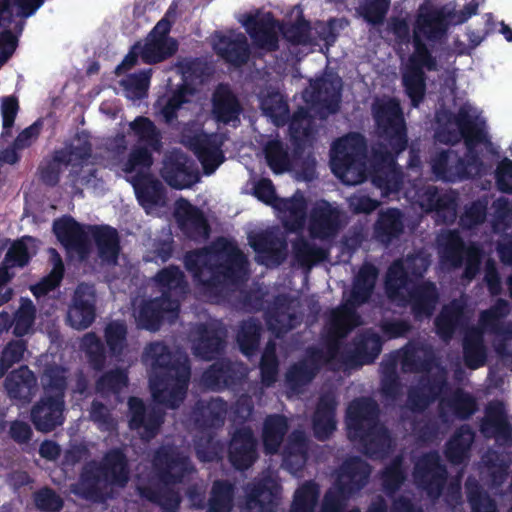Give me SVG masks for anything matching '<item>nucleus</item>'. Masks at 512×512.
Masks as SVG:
<instances>
[{
	"label": "nucleus",
	"mask_w": 512,
	"mask_h": 512,
	"mask_svg": "<svg viewBox=\"0 0 512 512\" xmlns=\"http://www.w3.org/2000/svg\"><path fill=\"white\" fill-rule=\"evenodd\" d=\"M458 22L453 18L446 19L440 12L428 8L420 10L413 35L414 53L408 59L403 73V83L414 105L418 104L424 93L423 69H435V61L428 55L422 41L437 37L448 24Z\"/></svg>",
	"instance_id": "obj_2"
},
{
	"label": "nucleus",
	"mask_w": 512,
	"mask_h": 512,
	"mask_svg": "<svg viewBox=\"0 0 512 512\" xmlns=\"http://www.w3.org/2000/svg\"><path fill=\"white\" fill-rule=\"evenodd\" d=\"M368 474H369V470H368L367 466L360 461H355L353 463V469L351 471H349L348 475L343 474L341 476L340 481L342 483H346V478H349L353 482H359V483L363 484V480L366 479Z\"/></svg>",
	"instance_id": "obj_60"
},
{
	"label": "nucleus",
	"mask_w": 512,
	"mask_h": 512,
	"mask_svg": "<svg viewBox=\"0 0 512 512\" xmlns=\"http://www.w3.org/2000/svg\"><path fill=\"white\" fill-rule=\"evenodd\" d=\"M427 267V262L423 257L416 256L409 258L404 262H397L392 265L387 274V288L392 290L400 287L405 278L410 274L418 275L421 274Z\"/></svg>",
	"instance_id": "obj_26"
},
{
	"label": "nucleus",
	"mask_w": 512,
	"mask_h": 512,
	"mask_svg": "<svg viewBox=\"0 0 512 512\" xmlns=\"http://www.w3.org/2000/svg\"><path fill=\"white\" fill-rule=\"evenodd\" d=\"M305 462V456H304V443L302 441H299L296 444L295 450L293 452H290L285 457V465L288 469L291 471H295L293 464L298 467H301Z\"/></svg>",
	"instance_id": "obj_61"
},
{
	"label": "nucleus",
	"mask_w": 512,
	"mask_h": 512,
	"mask_svg": "<svg viewBox=\"0 0 512 512\" xmlns=\"http://www.w3.org/2000/svg\"><path fill=\"white\" fill-rule=\"evenodd\" d=\"M149 78V73L143 72L126 80L124 82L126 96L133 100L144 97L148 89Z\"/></svg>",
	"instance_id": "obj_40"
},
{
	"label": "nucleus",
	"mask_w": 512,
	"mask_h": 512,
	"mask_svg": "<svg viewBox=\"0 0 512 512\" xmlns=\"http://www.w3.org/2000/svg\"><path fill=\"white\" fill-rule=\"evenodd\" d=\"M24 350V345L20 341L10 343L5 348L0 360V376H2L4 371L10 368L15 362L21 360Z\"/></svg>",
	"instance_id": "obj_45"
},
{
	"label": "nucleus",
	"mask_w": 512,
	"mask_h": 512,
	"mask_svg": "<svg viewBox=\"0 0 512 512\" xmlns=\"http://www.w3.org/2000/svg\"><path fill=\"white\" fill-rule=\"evenodd\" d=\"M376 269L372 265H365L359 271L354 288L349 299V304L333 311L331 317V329L336 337H343L347 331L358 325V317L355 315L352 306L364 302L370 295L376 279Z\"/></svg>",
	"instance_id": "obj_9"
},
{
	"label": "nucleus",
	"mask_w": 512,
	"mask_h": 512,
	"mask_svg": "<svg viewBox=\"0 0 512 512\" xmlns=\"http://www.w3.org/2000/svg\"><path fill=\"white\" fill-rule=\"evenodd\" d=\"M254 194L260 201L272 206L277 211L279 218L287 228L296 230L302 226L306 203L301 194L296 193L292 199H278L271 181L266 179L257 183Z\"/></svg>",
	"instance_id": "obj_12"
},
{
	"label": "nucleus",
	"mask_w": 512,
	"mask_h": 512,
	"mask_svg": "<svg viewBox=\"0 0 512 512\" xmlns=\"http://www.w3.org/2000/svg\"><path fill=\"white\" fill-rule=\"evenodd\" d=\"M379 229L389 235L398 233L401 229L400 212L398 210H389L383 213L379 220Z\"/></svg>",
	"instance_id": "obj_47"
},
{
	"label": "nucleus",
	"mask_w": 512,
	"mask_h": 512,
	"mask_svg": "<svg viewBox=\"0 0 512 512\" xmlns=\"http://www.w3.org/2000/svg\"><path fill=\"white\" fill-rule=\"evenodd\" d=\"M259 329L256 324H245L238 334V342L244 354L250 355L258 343Z\"/></svg>",
	"instance_id": "obj_44"
},
{
	"label": "nucleus",
	"mask_w": 512,
	"mask_h": 512,
	"mask_svg": "<svg viewBox=\"0 0 512 512\" xmlns=\"http://www.w3.org/2000/svg\"><path fill=\"white\" fill-rule=\"evenodd\" d=\"M15 47L16 41L14 36L6 30L2 32L0 34V66L11 56Z\"/></svg>",
	"instance_id": "obj_56"
},
{
	"label": "nucleus",
	"mask_w": 512,
	"mask_h": 512,
	"mask_svg": "<svg viewBox=\"0 0 512 512\" xmlns=\"http://www.w3.org/2000/svg\"><path fill=\"white\" fill-rule=\"evenodd\" d=\"M214 49L220 56L235 65L244 63L248 57L245 37L242 34L230 33L225 36H216Z\"/></svg>",
	"instance_id": "obj_21"
},
{
	"label": "nucleus",
	"mask_w": 512,
	"mask_h": 512,
	"mask_svg": "<svg viewBox=\"0 0 512 512\" xmlns=\"http://www.w3.org/2000/svg\"><path fill=\"white\" fill-rule=\"evenodd\" d=\"M35 385V377L27 367L11 372L5 380V388L10 397L23 400L31 398Z\"/></svg>",
	"instance_id": "obj_25"
},
{
	"label": "nucleus",
	"mask_w": 512,
	"mask_h": 512,
	"mask_svg": "<svg viewBox=\"0 0 512 512\" xmlns=\"http://www.w3.org/2000/svg\"><path fill=\"white\" fill-rule=\"evenodd\" d=\"M246 259L237 247L226 240L219 241L213 251L195 252L186 256V267L203 283L240 278L245 273Z\"/></svg>",
	"instance_id": "obj_3"
},
{
	"label": "nucleus",
	"mask_w": 512,
	"mask_h": 512,
	"mask_svg": "<svg viewBox=\"0 0 512 512\" xmlns=\"http://www.w3.org/2000/svg\"><path fill=\"white\" fill-rule=\"evenodd\" d=\"M187 93L186 89H182L178 94L173 95L169 98H160L157 102V106L160 109V114L166 122H170L176 113V110H180V104L188 101L185 99Z\"/></svg>",
	"instance_id": "obj_41"
},
{
	"label": "nucleus",
	"mask_w": 512,
	"mask_h": 512,
	"mask_svg": "<svg viewBox=\"0 0 512 512\" xmlns=\"http://www.w3.org/2000/svg\"><path fill=\"white\" fill-rule=\"evenodd\" d=\"M474 512H495L494 504L486 497H471Z\"/></svg>",
	"instance_id": "obj_64"
},
{
	"label": "nucleus",
	"mask_w": 512,
	"mask_h": 512,
	"mask_svg": "<svg viewBox=\"0 0 512 512\" xmlns=\"http://www.w3.org/2000/svg\"><path fill=\"white\" fill-rule=\"evenodd\" d=\"M374 115L379 128L389 136L395 152L404 150L406 138L404 122L399 111L398 103L393 99H382L374 106Z\"/></svg>",
	"instance_id": "obj_14"
},
{
	"label": "nucleus",
	"mask_w": 512,
	"mask_h": 512,
	"mask_svg": "<svg viewBox=\"0 0 512 512\" xmlns=\"http://www.w3.org/2000/svg\"><path fill=\"white\" fill-rule=\"evenodd\" d=\"M255 441L249 431L234 436L230 445V460L238 469L247 468L254 461Z\"/></svg>",
	"instance_id": "obj_24"
},
{
	"label": "nucleus",
	"mask_w": 512,
	"mask_h": 512,
	"mask_svg": "<svg viewBox=\"0 0 512 512\" xmlns=\"http://www.w3.org/2000/svg\"><path fill=\"white\" fill-rule=\"evenodd\" d=\"M94 291L88 285H80L74 303L68 312V321L75 329L87 328L94 320Z\"/></svg>",
	"instance_id": "obj_19"
},
{
	"label": "nucleus",
	"mask_w": 512,
	"mask_h": 512,
	"mask_svg": "<svg viewBox=\"0 0 512 512\" xmlns=\"http://www.w3.org/2000/svg\"><path fill=\"white\" fill-rule=\"evenodd\" d=\"M129 408L132 414L130 426L132 428H140L142 425L147 428L143 418V404L139 399L131 398L129 401Z\"/></svg>",
	"instance_id": "obj_58"
},
{
	"label": "nucleus",
	"mask_w": 512,
	"mask_h": 512,
	"mask_svg": "<svg viewBox=\"0 0 512 512\" xmlns=\"http://www.w3.org/2000/svg\"><path fill=\"white\" fill-rule=\"evenodd\" d=\"M34 319V306L31 301L22 302L20 309L16 313L14 321V333L18 336L29 333Z\"/></svg>",
	"instance_id": "obj_37"
},
{
	"label": "nucleus",
	"mask_w": 512,
	"mask_h": 512,
	"mask_svg": "<svg viewBox=\"0 0 512 512\" xmlns=\"http://www.w3.org/2000/svg\"><path fill=\"white\" fill-rule=\"evenodd\" d=\"M454 322V315H450L448 309H445L441 316L436 320V326L439 334L447 337L451 334Z\"/></svg>",
	"instance_id": "obj_62"
},
{
	"label": "nucleus",
	"mask_w": 512,
	"mask_h": 512,
	"mask_svg": "<svg viewBox=\"0 0 512 512\" xmlns=\"http://www.w3.org/2000/svg\"><path fill=\"white\" fill-rule=\"evenodd\" d=\"M155 285L167 299H155L145 303H134L133 315L142 328L155 330L161 320L169 321L176 317L178 298L184 292L182 274L177 268L162 270L155 279Z\"/></svg>",
	"instance_id": "obj_4"
},
{
	"label": "nucleus",
	"mask_w": 512,
	"mask_h": 512,
	"mask_svg": "<svg viewBox=\"0 0 512 512\" xmlns=\"http://www.w3.org/2000/svg\"><path fill=\"white\" fill-rule=\"evenodd\" d=\"M250 245L257 253V260L266 265H277L283 259L282 246L280 241L273 240L270 235L259 234L249 237Z\"/></svg>",
	"instance_id": "obj_23"
},
{
	"label": "nucleus",
	"mask_w": 512,
	"mask_h": 512,
	"mask_svg": "<svg viewBox=\"0 0 512 512\" xmlns=\"http://www.w3.org/2000/svg\"><path fill=\"white\" fill-rule=\"evenodd\" d=\"M279 486L276 481L272 478L265 480V482L256 491L253 492L249 506L252 507V503L257 501L261 506L269 505L278 495Z\"/></svg>",
	"instance_id": "obj_43"
},
{
	"label": "nucleus",
	"mask_w": 512,
	"mask_h": 512,
	"mask_svg": "<svg viewBox=\"0 0 512 512\" xmlns=\"http://www.w3.org/2000/svg\"><path fill=\"white\" fill-rule=\"evenodd\" d=\"M335 429L332 406L319 408L314 419V430L317 437L326 438Z\"/></svg>",
	"instance_id": "obj_38"
},
{
	"label": "nucleus",
	"mask_w": 512,
	"mask_h": 512,
	"mask_svg": "<svg viewBox=\"0 0 512 512\" xmlns=\"http://www.w3.org/2000/svg\"><path fill=\"white\" fill-rule=\"evenodd\" d=\"M497 184L502 191L512 192V161L501 162L497 171Z\"/></svg>",
	"instance_id": "obj_54"
},
{
	"label": "nucleus",
	"mask_w": 512,
	"mask_h": 512,
	"mask_svg": "<svg viewBox=\"0 0 512 512\" xmlns=\"http://www.w3.org/2000/svg\"><path fill=\"white\" fill-rule=\"evenodd\" d=\"M374 410V403L369 400L363 399L353 402L347 411L348 428H356L358 425L364 426V423L370 420Z\"/></svg>",
	"instance_id": "obj_32"
},
{
	"label": "nucleus",
	"mask_w": 512,
	"mask_h": 512,
	"mask_svg": "<svg viewBox=\"0 0 512 512\" xmlns=\"http://www.w3.org/2000/svg\"><path fill=\"white\" fill-rule=\"evenodd\" d=\"M364 140L358 134L336 141L331 150V168L343 183L356 185L365 179L363 163Z\"/></svg>",
	"instance_id": "obj_7"
},
{
	"label": "nucleus",
	"mask_w": 512,
	"mask_h": 512,
	"mask_svg": "<svg viewBox=\"0 0 512 512\" xmlns=\"http://www.w3.org/2000/svg\"><path fill=\"white\" fill-rule=\"evenodd\" d=\"M126 328L122 323H110L105 332L106 342L114 354H119L125 347Z\"/></svg>",
	"instance_id": "obj_39"
},
{
	"label": "nucleus",
	"mask_w": 512,
	"mask_h": 512,
	"mask_svg": "<svg viewBox=\"0 0 512 512\" xmlns=\"http://www.w3.org/2000/svg\"><path fill=\"white\" fill-rule=\"evenodd\" d=\"M51 255H52L53 262H54V267H53L51 273L49 274V276L46 279L42 280L40 283H38L37 285L32 287V292L37 297L40 295H43V294L47 293L48 291L52 290L53 288H55L59 284V282L62 278V275H63L62 261H61L59 255L54 250L51 251Z\"/></svg>",
	"instance_id": "obj_34"
},
{
	"label": "nucleus",
	"mask_w": 512,
	"mask_h": 512,
	"mask_svg": "<svg viewBox=\"0 0 512 512\" xmlns=\"http://www.w3.org/2000/svg\"><path fill=\"white\" fill-rule=\"evenodd\" d=\"M399 178L398 170L389 165L385 171H381L380 175L373 177V183L383 190L385 195H389L398 189Z\"/></svg>",
	"instance_id": "obj_42"
},
{
	"label": "nucleus",
	"mask_w": 512,
	"mask_h": 512,
	"mask_svg": "<svg viewBox=\"0 0 512 512\" xmlns=\"http://www.w3.org/2000/svg\"><path fill=\"white\" fill-rule=\"evenodd\" d=\"M104 475L107 480L120 486L127 481L124 457L120 452H112L106 457Z\"/></svg>",
	"instance_id": "obj_31"
},
{
	"label": "nucleus",
	"mask_w": 512,
	"mask_h": 512,
	"mask_svg": "<svg viewBox=\"0 0 512 512\" xmlns=\"http://www.w3.org/2000/svg\"><path fill=\"white\" fill-rule=\"evenodd\" d=\"M437 137L440 141L450 143L465 138L466 144L472 148L476 144L486 141L485 121L481 113L471 104L460 108L457 117L446 124L439 131Z\"/></svg>",
	"instance_id": "obj_10"
},
{
	"label": "nucleus",
	"mask_w": 512,
	"mask_h": 512,
	"mask_svg": "<svg viewBox=\"0 0 512 512\" xmlns=\"http://www.w3.org/2000/svg\"><path fill=\"white\" fill-rule=\"evenodd\" d=\"M466 276L471 278L477 271V266L479 262V251L476 247H470L466 251Z\"/></svg>",
	"instance_id": "obj_63"
},
{
	"label": "nucleus",
	"mask_w": 512,
	"mask_h": 512,
	"mask_svg": "<svg viewBox=\"0 0 512 512\" xmlns=\"http://www.w3.org/2000/svg\"><path fill=\"white\" fill-rule=\"evenodd\" d=\"M436 292L433 285L425 287L420 299L415 300L414 309L418 315L422 313L429 315L435 302Z\"/></svg>",
	"instance_id": "obj_50"
},
{
	"label": "nucleus",
	"mask_w": 512,
	"mask_h": 512,
	"mask_svg": "<svg viewBox=\"0 0 512 512\" xmlns=\"http://www.w3.org/2000/svg\"><path fill=\"white\" fill-rule=\"evenodd\" d=\"M286 428V420L283 417L275 416L267 419L263 438L264 446L268 453H273L277 450Z\"/></svg>",
	"instance_id": "obj_29"
},
{
	"label": "nucleus",
	"mask_w": 512,
	"mask_h": 512,
	"mask_svg": "<svg viewBox=\"0 0 512 512\" xmlns=\"http://www.w3.org/2000/svg\"><path fill=\"white\" fill-rule=\"evenodd\" d=\"M162 176L170 186L178 189L188 188L199 180L193 163L178 152L166 158Z\"/></svg>",
	"instance_id": "obj_17"
},
{
	"label": "nucleus",
	"mask_w": 512,
	"mask_h": 512,
	"mask_svg": "<svg viewBox=\"0 0 512 512\" xmlns=\"http://www.w3.org/2000/svg\"><path fill=\"white\" fill-rule=\"evenodd\" d=\"M276 358L274 355V348H268L263 355L261 363L262 379L266 384L274 381L276 375Z\"/></svg>",
	"instance_id": "obj_49"
},
{
	"label": "nucleus",
	"mask_w": 512,
	"mask_h": 512,
	"mask_svg": "<svg viewBox=\"0 0 512 512\" xmlns=\"http://www.w3.org/2000/svg\"><path fill=\"white\" fill-rule=\"evenodd\" d=\"M131 129L138 138L139 145L144 147L134 150L122 169L127 174L128 181L132 183L140 204L148 214H151L157 206L164 203L160 184L151 179L147 172L152 164L148 149H158V133L152 122L146 118L136 119L131 123Z\"/></svg>",
	"instance_id": "obj_1"
},
{
	"label": "nucleus",
	"mask_w": 512,
	"mask_h": 512,
	"mask_svg": "<svg viewBox=\"0 0 512 512\" xmlns=\"http://www.w3.org/2000/svg\"><path fill=\"white\" fill-rule=\"evenodd\" d=\"M188 379L189 369L184 364L177 370L176 380L158 381L151 378L153 398L159 403H166L171 408L175 407L183 399Z\"/></svg>",
	"instance_id": "obj_18"
},
{
	"label": "nucleus",
	"mask_w": 512,
	"mask_h": 512,
	"mask_svg": "<svg viewBox=\"0 0 512 512\" xmlns=\"http://www.w3.org/2000/svg\"><path fill=\"white\" fill-rule=\"evenodd\" d=\"M175 216L181 227L191 236L206 237L207 224L202 214L188 202L179 200L176 203Z\"/></svg>",
	"instance_id": "obj_22"
},
{
	"label": "nucleus",
	"mask_w": 512,
	"mask_h": 512,
	"mask_svg": "<svg viewBox=\"0 0 512 512\" xmlns=\"http://www.w3.org/2000/svg\"><path fill=\"white\" fill-rule=\"evenodd\" d=\"M261 107L263 112L270 117L276 125H280L284 122L288 109L282 95L278 92L262 95Z\"/></svg>",
	"instance_id": "obj_30"
},
{
	"label": "nucleus",
	"mask_w": 512,
	"mask_h": 512,
	"mask_svg": "<svg viewBox=\"0 0 512 512\" xmlns=\"http://www.w3.org/2000/svg\"><path fill=\"white\" fill-rule=\"evenodd\" d=\"M466 364L475 369L481 366L484 362V351L479 342L475 344L465 343L464 346Z\"/></svg>",
	"instance_id": "obj_51"
},
{
	"label": "nucleus",
	"mask_w": 512,
	"mask_h": 512,
	"mask_svg": "<svg viewBox=\"0 0 512 512\" xmlns=\"http://www.w3.org/2000/svg\"><path fill=\"white\" fill-rule=\"evenodd\" d=\"M266 160L274 173L288 170L290 160L278 141H270L265 148Z\"/></svg>",
	"instance_id": "obj_33"
},
{
	"label": "nucleus",
	"mask_w": 512,
	"mask_h": 512,
	"mask_svg": "<svg viewBox=\"0 0 512 512\" xmlns=\"http://www.w3.org/2000/svg\"><path fill=\"white\" fill-rule=\"evenodd\" d=\"M390 0H373L368 2L363 10L364 17L372 23L380 22L387 12Z\"/></svg>",
	"instance_id": "obj_46"
},
{
	"label": "nucleus",
	"mask_w": 512,
	"mask_h": 512,
	"mask_svg": "<svg viewBox=\"0 0 512 512\" xmlns=\"http://www.w3.org/2000/svg\"><path fill=\"white\" fill-rule=\"evenodd\" d=\"M183 142L195 150L206 174H211L223 162V154L219 147L222 138L218 135L196 134L191 137L184 134Z\"/></svg>",
	"instance_id": "obj_16"
},
{
	"label": "nucleus",
	"mask_w": 512,
	"mask_h": 512,
	"mask_svg": "<svg viewBox=\"0 0 512 512\" xmlns=\"http://www.w3.org/2000/svg\"><path fill=\"white\" fill-rule=\"evenodd\" d=\"M213 112L219 121L225 123L237 119L239 106L228 87L220 86L216 90L213 99Z\"/></svg>",
	"instance_id": "obj_27"
},
{
	"label": "nucleus",
	"mask_w": 512,
	"mask_h": 512,
	"mask_svg": "<svg viewBox=\"0 0 512 512\" xmlns=\"http://www.w3.org/2000/svg\"><path fill=\"white\" fill-rule=\"evenodd\" d=\"M36 251V241L31 237H24L11 246L2 267H0V305L7 302L12 296L11 289L6 286L12 278V274L8 272V269L24 266Z\"/></svg>",
	"instance_id": "obj_15"
},
{
	"label": "nucleus",
	"mask_w": 512,
	"mask_h": 512,
	"mask_svg": "<svg viewBox=\"0 0 512 512\" xmlns=\"http://www.w3.org/2000/svg\"><path fill=\"white\" fill-rule=\"evenodd\" d=\"M295 252L299 261L305 265H309L324 257V251L322 249L312 248L306 243L301 245L297 244L295 246Z\"/></svg>",
	"instance_id": "obj_53"
},
{
	"label": "nucleus",
	"mask_w": 512,
	"mask_h": 512,
	"mask_svg": "<svg viewBox=\"0 0 512 512\" xmlns=\"http://www.w3.org/2000/svg\"><path fill=\"white\" fill-rule=\"evenodd\" d=\"M45 395L33 408L31 416L36 429L48 432L62 423L63 389L65 381L63 371L51 369L43 376Z\"/></svg>",
	"instance_id": "obj_8"
},
{
	"label": "nucleus",
	"mask_w": 512,
	"mask_h": 512,
	"mask_svg": "<svg viewBox=\"0 0 512 512\" xmlns=\"http://www.w3.org/2000/svg\"><path fill=\"white\" fill-rule=\"evenodd\" d=\"M340 88L341 81L336 76H329L310 85L303 94L305 107H301L291 121L292 138L297 141L309 137L312 117L319 115L320 118H324L336 111Z\"/></svg>",
	"instance_id": "obj_6"
},
{
	"label": "nucleus",
	"mask_w": 512,
	"mask_h": 512,
	"mask_svg": "<svg viewBox=\"0 0 512 512\" xmlns=\"http://www.w3.org/2000/svg\"><path fill=\"white\" fill-rule=\"evenodd\" d=\"M169 30L170 22L166 18L160 20L145 42L136 45L117 70L132 67L138 55L148 63H156L171 56L176 51L177 44L172 38L167 37Z\"/></svg>",
	"instance_id": "obj_11"
},
{
	"label": "nucleus",
	"mask_w": 512,
	"mask_h": 512,
	"mask_svg": "<svg viewBox=\"0 0 512 512\" xmlns=\"http://www.w3.org/2000/svg\"><path fill=\"white\" fill-rule=\"evenodd\" d=\"M350 207L355 212H370L377 207V202L363 195H356L349 200Z\"/></svg>",
	"instance_id": "obj_59"
},
{
	"label": "nucleus",
	"mask_w": 512,
	"mask_h": 512,
	"mask_svg": "<svg viewBox=\"0 0 512 512\" xmlns=\"http://www.w3.org/2000/svg\"><path fill=\"white\" fill-rule=\"evenodd\" d=\"M318 496L315 484L309 483L297 490L291 512H310Z\"/></svg>",
	"instance_id": "obj_35"
},
{
	"label": "nucleus",
	"mask_w": 512,
	"mask_h": 512,
	"mask_svg": "<svg viewBox=\"0 0 512 512\" xmlns=\"http://www.w3.org/2000/svg\"><path fill=\"white\" fill-rule=\"evenodd\" d=\"M35 502L40 509L47 511H57L62 507V500L48 489L37 493Z\"/></svg>",
	"instance_id": "obj_48"
},
{
	"label": "nucleus",
	"mask_w": 512,
	"mask_h": 512,
	"mask_svg": "<svg viewBox=\"0 0 512 512\" xmlns=\"http://www.w3.org/2000/svg\"><path fill=\"white\" fill-rule=\"evenodd\" d=\"M486 204L481 202L475 204L471 207L462 218V222L464 225L472 226L483 221L485 216Z\"/></svg>",
	"instance_id": "obj_57"
},
{
	"label": "nucleus",
	"mask_w": 512,
	"mask_h": 512,
	"mask_svg": "<svg viewBox=\"0 0 512 512\" xmlns=\"http://www.w3.org/2000/svg\"><path fill=\"white\" fill-rule=\"evenodd\" d=\"M243 24L254 43L265 50H273L277 47L280 32L289 41H302L300 35L303 30L302 25L284 30L283 27L274 22L270 14L248 16Z\"/></svg>",
	"instance_id": "obj_13"
},
{
	"label": "nucleus",
	"mask_w": 512,
	"mask_h": 512,
	"mask_svg": "<svg viewBox=\"0 0 512 512\" xmlns=\"http://www.w3.org/2000/svg\"><path fill=\"white\" fill-rule=\"evenodd\" d=\"M126 375L123 371H117L115 373L106 375L103 377L98 384V389L101 391H105L106 389H111L113 391L120 390L123 386L126 385Z\"/></svg>",
	"instance_id": "obj_55"
},
{
	"label": "nucleus",
	"mask_w": 512,
	"mask_h": 512,
	"mask_svg": "<svg viewBox=\"0 0 512 512\" xmlns=\"http://www.w3.org/2000/svg\"><path fill=\"white\" fill-rule=\"evenodd\" d=\"M339 212L325 201L317 203L310 218L309 231L312 237L325 239L334 234L339 224Z\"/></svg>",
	"instance_id": "obj_20"
},
{
	"label": "nucleus",
	"mask_w": 512,
	"mask_h": 512,
	"mask_svg": "<svg viewBox=\"0 0 512 512\" xmlns=\"http://www.w3.org/2000/svg\"><path fill=\"white\" fill-rule=\"evenodd\" d=\"M54 232L58 240L73 257H85L87 239L93 236L98 246L101 259L113 263L118 255V237L110 227H81L71 218H62L54 223Z\"/></svg>",
	"instance_id": "obj_5"
},
{
	"label": "nucleus",
	"mask_w": 512,
	"mask_h": 512,
	"mask_svg": "<svg viewBox=\"0 0 512 512\" xmlns=\"http://www.w3.org/2000/svg\"><path fill=\"white\" fill-rule=\"evenodd\" d=\"M231 487L224 483H216L209 504V512H229L231 508Z\"/></svg>",
	"instance_id": "obj_36"
},
{
	"label": "nucleus",
	"mask_w": 512,
	"mask_h": 512,
	"mask_svg": "<svg viewBox=\"0 0 512 512\" xmlns=\"http://www.w3.org/2000/svg\"><path fill=\"white\" fill-rule=\"evenodd\" d=\"M42 0H0V27L6 28L13 15L29 16Z\"/></svg>",
	"instance_id": "obj_28"
},
{
	"label": "nucleus",
	"mask_w": 512,
	"mask_h": 512,
	"mask_svg": "<svg viewBox=\"0 0 512 512\" xmlns=\"http://www.w3.org/2000/svg\"><path fill=\"white\" fill-rule=\"evenodd\" d=\"M17 102L13 98H6L2 102L1 113L3 118L4 132L2 137L9 134V129L12 127L14 118L17 112Z\"/></svg>",
	"instance_id": "obj_52"
}]
</instances>
